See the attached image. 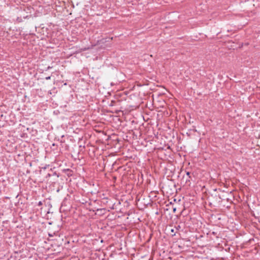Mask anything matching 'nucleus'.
<instances>
[{
  "instance_id": "f257e3e1",
  "label": "nucleus",
  "mask_w": 260,
  "mask_h": 260,
  "mask_svg": "<svg viewBox=\"0 0 260 260\" xmlns=\"http://www.w3.org/2000/svg\"><path fill=\"white\" fill-rule=\"evenodd\" d=\"M67 171L68 172L67 175L68 176H70L72 175V171L70 169H67Z\"/></svg>"
},
{
  "instance_id": "39448f33",
  "label": "nucleus",
  "mask_w": 260,
  "mask_h": 260,
  "mask_svg": "<svg viewBox=\"0 0 260 260\" xmlns=\"http://www.w3.org/2000/svg\"><path fill=\"white\" fill-rule=\"evenodd\" d=\"M180 228V225H178L176 227V229L177 230H178Z\"/></svg>"
},
{
  "instance_id": "7ed1b4c3",
  "label": "nucleus",
  "mask_w": 260,
  "mask_h": 260,
  "mask_svg": "<svg viewBox=\"0 0 260 260\" xmlns=\"http://www.w3.org/2000/svg\"><path fill=\"white\" fill-rule=\"evenodd\" d=\"M51 78L50 76H48L45 78V79L47 80H50Z\"/></svg>"
},
{
  "instance_id": "20e7f679",
  "label": "nucleus",
  "mask_w": 260,
  "mask_h": 260,
  "mask_svg": "<svg viewBox=\"0 0 260 260\" xmlns=\"http://www.w3.org/2000/svg\"><path fill=\"white\" fill-rule=\"evenodd\" d=\"M186 175L188 176L189 178L190 177V173L189 172H186Z\"/></svg>"
},
{
  "instance_id": "f03ea898",
  "label": "nucleus",
  "mask_w": 260,
  "mask_h": 260,
  "mask_svg": "<svg viewBox=\"0 0 260 260\" xmlns=\"http://www.w3.org/2000/svg\"><path fill=\"white\" fill-rule=\"evenodd\" d=\"M171 232L172 233H175L174 229H171ZM175 235V234H173V235Z\"/></svg>"
},
{
  "instance_id": "0eeeda50",
  "label": "nucleus",
  "mask_w": 260,
  "mask_h": 260,
  "mask_svg": "<svg viewBox=\"0 0 260 260\" xmlns=\"http://www.w3.org/2000/svg\"><path fill=\"white\" fill-rule=\"evenodd\" d=\"M48 176H50V174H48L47 175Z\"/></svg>"
},
{
  "instance_id": "423d86ee",
  "label": "nucleus",
  "mask_w": 260,
  "mask_h": 260,
  "mask_svg": "<svg viewBox=\"0 0 260 260\" xmlns=\"http://www.w3.org/2000/svg\"><path fill=\"white\" fill-rule=\"evenodd\" d=\"M42 205V202H41V201H40V202H39V204H38V205H39V206H41Z\"/></svg>"
}]
</instances>
